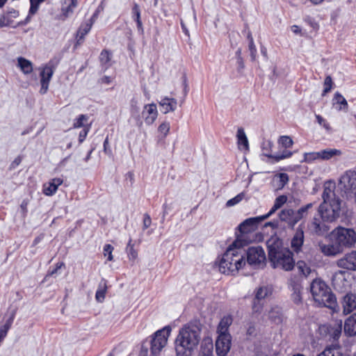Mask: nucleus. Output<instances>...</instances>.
I'll use <instances>...</instances> for the list:
<instances>
[{"label": "nucleus", "instance_id": "1", "mask_svg": "<svg viewBox=\"0 0 356 356\" xmlns=\"http://www.w3.org/2000/svg\"><path fill=\"white\" fill-rule=\"evenodd\" d=\"M330 243H318L321 251L326 256H335L346 248H351L356 243V232L352 228L337 227L329 234Z\"/></svg>", "mask_w": 356, "mask_h": 356}, {"label": "nucleus", "instance_id": "2", "mask_svg": "<svg viewBox=\"0 0 356 356\" xmlns=\"http://www.w3.org/2000/svg\"><path fill=\"white\" fill-rule=\"evenodd\" d=\"M201 339V329L193 323L180 328L175 341L176 356H192Z\"/></svg>", "mask_w": 356, "mask_h": 356}, {"label": "nucleus", "instance_id": "3", "mask_svg": "<svg viewBox=\"0 0 356 356\" xmlns=\"http://www.w3.org/2000/svg\"><path fill=\"white\" fill-rule=\"evenodd\" d=\"M344 203L322 202L313 220V229L319 236H327L330 229L329 223L335 221L344 212Z\"/></svg>", "mask_w": 356, "mask_h": 356}, {"label": "nucleus", "instance_id": "4", "mask_svg": "<svg viewBox=\"0 0 356 356\" xmlns=\"http://www.w3.org/2000/svg\"><path fill=\"white\" fill-rule=\"evenodd\" d=\"M268 258L273 268L291 270L295 266L292 252L282 246V241L277 237H271L266 242Z\"/></svg>", "mask_w": 356, "mask_h": 356}, {"label": "nucleus", "instance_id": "5", "mask_svg": "<svg viewBox=\"0 0 356 356\" xmlns=\"http://www.w3.org/2000/svg\"><path fill=\"white\" fill-rule=\"evenodd\" d=\"M242 247L235 242L229 246L219 263V270L222 273L234 275L245 266V251Z\"/></svg>", "mask_w": 356, "mask_h": 356}, {"label": "nucleus", "instance_id": "6", "mask_svg": "<svg viewBox=\"0 0 356 356\" xmlns=\"http://www.w3.org/2000/svg\"><path fill=\"white\" fill-rule=\"evenodd\" d=\"M313 301L316 306L329 308L334 312L339 310L335 295L321 278L313 279Z\"/></svg>", "mask_w": 356, "mask_h": 356}, {"label": "nucleus", "instance_id": "7", "mask_svg": "<svg viewBox=\"0 0 356 356\" xmlns=\"http://www.w3.org/2000/svg\"><path fill=\"white\" fill-rule=\"evenodd\" d=\"M262 220L259 216L250 218L242 222L238 227L236 238L234 241L239 246H245L256 240L254 232Z\"/></svg>", "mask_w": 356, "mask_h": 356}, {"label": "nucleus", "instance_id": "8", "mask_svg": "<svg viewBox=\"0 0 356 356\" xmlns=\"http://www.w3.org/2000/svg\"><path fill=\"white\" fill-rule=\"evenodd\" d=\"M171 330V327L168 325L154 333L151 341V353L152 355H159L166 346Z\"/></svg>", "mask_w": 356, "mask_h": 356}, {"label": "nucleus", "instance_id": "9", "mask_svg": "<svg viewBox=\"0 0 356 356\" xmlns=\"http://www.w3.org/2000/svg\"><path fill=\"white\" fill-rule=\"evenodd\" d=\"M312 204H308L306 207H303L296 211L291 209H283L279 214L280 219L293 227L307 214V209Z\"/></svg>", "mask_w": 356, "mask_h": 356}, {"label": "nucleus", "instance_id": "10", "mask_svg": "<svg viewBox=\"0 0 356 356\" xmlns=\"http://www.w3.org/2000/svg\"><path fill=\"white\" fill-rule=\"evenodd\" d=\"M247 257V262L254 268L263 267L266 264V254L261 246H252L248 248L245 255Z\"/></svg>", "mask_w": 356, "mask_h": 356}, {"label": "nucleus", "instance_id": "11", "mask_svg": "<svg viewBox=\"0 0 356 356\" xmlns=\"http://www.w3.org/2000/svg\"><path fill=\"white\" fill-rule=\"evenodd\" d=\"M55 70L56 64L54 63L53 60H50L44 66L40 67L39 68V70L40 71V76L41 84L40 92L41 94L44 95L47 92L49 82L52 78Z\"/></svg>", "mask_w": 356, "mask_h": 356}, {"label": "nucleus", "instance_id": "12", "mask_svg": "<svg viewBox=\"0 0 356 356\" xmlns=\"http://www.w3.org/2000/svg\"><path fill=\"white\" fill-rule=\"evenodd\" d=\"M339 186L346 193H353L356 199V171L348 170L339 179Z\"/></svg>", "mask_w": 356, "mask_h": 356}, {"label": "nucleus", "instance_id": "13", "mask_svg": "<svg viewBox=\"0 0 356 356\" xmlns=\"http://www.w3.org/2000/svg\"><path fill=\"white\" fill-rule=\"evenodd\" d=\"M336 188V183L333 180H327L324 183L322 193L323 202L343 203Z\"/></svg>", "mask_w": 356, "mask_h": 356}, {"label": "nucleus", "instance_id": "14", "mask_svg": "<svg viewBox=\"0 0 356 356\" xmlns=\"http://www.w3.org/2000/svg\"><path fill=\"white\" fill-rule=\"evenodd\" d=\"M231 348V335L219 334L216 341V351L219 356H225Z\"/></svg>", "mask_w": 356, "mask_h": 356}, {"label": "nucleus", "instance_id": "15", "mask_svg": "<svg viewBox=\"0 0 356 356\" xmlns=\"http://www.w3.org/2000/svg\"><path fill=\"white\" fill-rule=\"evenodd\" d=\"M339 267L350 270H356V250L346 254L337 261Z\"/></svg>", "mask_w": 356, "mask_h": 356}, {"label": "nucleus", "instance_id": "16", "mask_svg": "<svg viewBox=\"0 0 356 356\" xmlns=\"http://www.w3.org/2000/svg\"><path fill=\"white\" fill-rule=\"evenodd\" d=\"M142 115L146 124H152L158 116L156 105L154 103L145 105Z\"/></svg>", "mask_w": 356, "mask_h": 356}, {"label": "nucleus", "instance_id": "17", "mask_svg": "<svg viewBox=\"0 0 356 356\" xmlns=\"http://www.w3.org/2000/svg\"><path fill=\"white\" fill-rule=\"evenodd\" d=\"M272 146V143L270 140L264 141L262 143V150L264 155L269 158L275 159L276 161H279L282 159L289 158L291 156V152L284 149L282 154H270L269 149Z\"/></svg>", "mask_w": 356, "mask_h": 356}, {"label": "nucleus", "instance_id": "18", "mask_svg": "<svg viewBox=\"0 0 356 356\" xmlns=\"http://www.w3.org/2000/svg\"><path fill=\"white\" fill-rule=\"evenodd\" d=\"M341 154L342 152L339 149L327 148L319 152H313V160L318 159L327 161L333 157L339 156Z\"/></svg>", "mask_w": 356, "mask_h": 356}, {"label": "nucleus", "instance_id": "19", "mask_svg": "<svg viewBox=\"0 0 356 356\" xmlns=\"http://www.w3.org/2000/svg\"><path fill=\"white\" fill-rule=\"evenodd\" d=\"M343 312L345 314L351 313L356 309V294L348 293L342 300Z\"/></svg>", "mask_w": 356, "mask_h": 356}, {"label": "nucleus", "instance_id": "20", "mask_svg": "<svg viewBox=\"0 0 356 356\" xmlns=\"http://www.w3.org/2000/svg\"><path fill=\"white\" fill-rule=\"evenodd\" d=\"M97 17V14L95 13L92 17L86 23L82 24L76 33V43L81 44L82 40L84 39L86 35L90 31L92 24Z\"/></svg>", "mask_w": 356, "mask_h": 356}, {"label": "nucleus", "instance_id": "21", "mask_svg": "<svg viewBox=\"0 0 356 356\" xmlns=\"http://www.w3.org/2000/svg\"><path fill=\"white\" fill-rule=\"evenodd\" d=\"M18 12L13 10L6 14L0 16V27L3 26H12L15 27L19 23L15 22L13 18H16L18 16Z\"/></svg>", "mask_w": 356, "mask_h": 356}, {"label": "nucleus", "instance_id": "22", "mask_svg": "<svg viewBox=\"0 0 356 356\" xmlns=\"http://www.w3.org/2000/svg\"><path fill=\"white\" fill-rule=\"evenodd\" d=\"M159 104L161 107V111L166 114L176 110L177 101L174 98L164 97L159 102Z\"/></svg>", "mask_w": 356, "mask_h": 356}, {"label": "nucleus", "instance_id": "23", "mask_svg": "<svg viewBox=\"0 0 356 356\" xmlns=\"http://www.w3.org/2000/svg\"><path fill=\"white\" fill-rule=\"evenodd\" d=\"M63 182V179L60 177L51 179L47 184L44 185L43 193L48 196L53 195Z\"/></svg>", "mask_w": 356, "mask_h": 356}, {"label": "nucleus", "instance_id": "24", "mask_svg": "<svg viewBox=\"0 0 356 356\" xmlns=\"http://www.w3.org/2000/svg\"><path fill=\"white\" fill-rule=\"evenodd\" d=\"M344 332L348 337L356 336V313L349 316L345 321Z\"/></svg>", "mask_w": 356, "mask_h": 356}, {"label": "nucleus", "instance_id": "25", "mask_svg": "<svg viewBox=\"0 0 356 356\" xmlns=\"http://www.w3.org/2000/svg\"><path fill=\"white\" fill-rule=\"evenodd\" d=\"M333 105L335 106V108L337 111H343L344 112H347L348 110V104L346 99L343 97V96L339 92H336L334 95L333 99Z\"/></svg>", "mask_w": 356, "mask_h": 356}, {"label": "nucleus", "instance_id": "26", "mask_svg": "<svg viewBox=\"0 0 356 356\" xmlns=\"http://www.w3.org/2000/svg\"><path fill=\"white\" fill-rule=\"evenodd\" d=\"M304 242V233L301 229H298L293 236L291 242V246L294 252H298L300 251L301 248L303 245Z\"/></svg>", "mask_w": 356, "mask_h": 356}, {"label": "nucleus", "instance_id": "27", "mask_svg": "<svg viewBox=\"0 0 356 356\" xmlns=\"http://www.w3.org/2000/svg\"><path fill=\"white\" fill-rule=\"evenodd\" d=\"M268 319L274 324H280L282 322V314L279 307H273L268 313Z\"/></svg>", "mask_w": 356, "mask_h": 356}, {"label": "nucleus", "instance_id": "28", "mask_svg": "<svg viewBox=\"0 0 356 356\" xmlns=\"http://www.w3.org/2000/svg\"><path fill=\"white\" fill-rule=\"evenodd\" d=\"M17 67L20 68L24 74H29L33 72L32 63L23 57L17 58Z\"/></svg>", "mask_w": 356, "mask_h": 356}, {"label": "nucleus", "instance_id": "29", "mask_svg": "<svg viewBox=\"0 0 356 356\" xmlns=\"http://www.w3.org/2000/svg\"><path fill=\"white\" fill-rule=\"evenodd\" d=\"M76 6L77 0H65L61 8L64 17H67L72 15Z\"/></svg>", "mask_w": 356, "mask_h": 356}, {"label": "nucleus", "instance_id": "30", "mask_svg": "<svg viewBox=\"0 0 356 356\" xmlns=\"http://www.w3.org/2000/svg\"><path fill=\"white\" fill-rule=\"evenodd\" d=\"M233 322L232 317L229 315L224 316L220 321L218 327V334H229L228 332L229 327Z\"/></svg>", "mask_w": 356, "mask_h": 356}, {"label": "nucleus", "instance_id": "31", "mask_svg": "<svg viewBox=\"0 0 356 356\" xmlns=\"http://www.w3.org/2000/svg\"><path fill=\"white\" fill-rule=\"evenodd\" d=\"M237 143L238 146L245 150L249 149L248 140L243 128H238L236 134Z\"/></svg>", "mask_w": 356, "mask_h": 356}, {"label": "nucleus", "instance_id": "32", "mask_svg": "<svg viewBox=\"0 0 356 356\" xmlns=\"http://www.w3.org/2000/svg\"><path fill=\"white\" fill-rule=\"evenodd\" d=\"M289 181V177L286 173H280L273 178L274 185L277 189H282Z\"/></svg>", "mask_w": 356, "mask_h": 356}, {"label": "nucleus", "instance_id": "33", "mask_svg": "<svg viewBox=\"0 0 356 356\" xmlns=\"http://www.w3.org/2000/svg\"><path fill=\"white\" fill-rule=\"evenodd\" d=\"M132 17L136 22L138 31L143 32V24L140 20V10L139 6L136 3H134L132 8Z\"/></svg>", "mask_w": 356, "mask_h": 356}, {"label": "nucleus", "instance_id": "34", "mask_svg": "<svg viewBox=\"0 0 356 356\" xmlns=\"http://www.w3.org/2000/svg\"><path fill=\"white\" fill-rule=\"evenodd\" d=\"M106 289V282H100L95 294V299L97 302H102L104 300Z\"/></svg>", "mask_w": 356, "mask_h": 356}, {"label": "nucleus", "instance_id": "35", "mask_svg": "<svg viewBox=\"0 0 356 356\" xmlns=\"http://www.w3.org/2000/svg\"><path fill=\"white\" fill-rule=\"evenodd\" d=\"M332 330V327H331L329 325H320L316 331L317 337H318L319 339L326 337L328 334L331 333Z\"/></svg>", "mask_w": 356, "mask_h": 356}, {"label": "nucleus", "instance_id": "36", "mask_svg": "<svg viewBox=\"0 0 356 356\" xmlns=\"http://www.w3.org/2000/svg\"><path fill=\"white\" fill-rule=\"evenodd\" d=\"M271 290L269 287L264 286L259 287L255 293V299L257 300H261L267 297L269 294H270Z\"/></svg>", "mask_w": 356, "mask_h": 356}, {"label": "nucleus", "instance_id": "37", "mask_svg": "<svg viewBox=\"0 0 356 356\" xmlns=\"http://www.w3.org/2000/svg\"><path fill=\"white\" fill-rule=\"evenodd\" d=\"M111 59V53L108 50H103L99 56V60L102 65L104 66L105 70L109 67V62Z\"/></svg>", "mask_w": 356, "mask_h": 356}, {"label": "nucleus", "instance_id": "38", "mask_svg": "<svg viewBox=\"0 0 356 356\" xmlns=\"http://www.w3.org/2000/svg\"><path fill=\"white\" fill-rule=\"evenodd\" d=\"M296 267L299 273L305 277L308 276L311 273L310 267L304 261H298L296 264Z\"/></svg>", "mask_w": 356, "mask_h": 356}, {"label": "nucleus", "instance_id": "39", "mask_svg": "<svg viewBox=\"0 0 356 356\" xmlns=\"http://www.w3.org/2000/svg\"><path fill=\"white\" fill-rule=\"evenodd\" d=\"M343 354L340 353L339 348H327L323 352L320 353L318 356H343Z\"/></svg>", "mask_w": 356, "mask_h": 356}, {"label": "nucleus", "instance_id": "40", "mask_svg": "<svg viewBox=\"0 0 356 356\" xmlns=\"http://www.w3.org/2000/svg\"><path fill=\"white\" fill-rule=\"evenodd\" d=\"M127 252L128 254V257L129 260L134 261L137 257L138 253L137 251L134 249V245L131 244V240H129L127 247Z\"/></svg>", "mask_w": 356, "mask_h": 356}, {"label": "nucleus", "instance_id": "41", "mask_svg": "<svg viewBox=\"0 0 356 356\" xmlns=\"http://www.w3.org/2000/svg\"><path fill=\"white\" fill-rule=\"evenodd\" d=\"M245 197V193L242 192L234 197L229 200L226 203V207H231L238 204Z\"/></svg>", "mask_w": 356, "mask_h": 356}, {"label": "nucleus", "instance_id": "42", "mask_svg": "<svg viewBox=\"0 0 356 356\" xmlns=\"http://www.w3.org/2000/svg\"><path fill=\"white\" fill-rule=\"evenodd\" d=\"M279 143L285 149L291 147L293 145V140L289 136H283L279 139Z\"/></svg>", "mask_w": 356, "mask_h": 356}, {"label": "nucleus", "instance_id": "43", "mask_svg": "<svg viewBox=\"0 0 356 356\" xmlns=\"http://www.w3.org/2000/svg\"><path fill=\"white\" fill-rule=\"evenodd\" d=\"M170 127V126L168 122H163L159 126L158 131L165 137L168 134Z\"/></svg>", "mask_w": 356, "mask_h": 356}, {"label": "nucleus", "instance_id": "44", "mask_svg": "<svg viewBox=\"0 0 356 356\" xmlns=\"http://www.w3.org/2000/svg\"><path fill=\"white\" fill-rule=\"evenodd\" d=\"M88 116L86 115H80L75 120L73 124L74 128H80L83 127V122L88 120Z\"/></svg>", "mask_w": 356, "mask_h": 356}, {"label": "nucleus", "instance_id": "45", "mask_svg": "<svg viewBox=\"0 0 356 356\" xmlns=\"http://www.w3.org/2000/svg\"><path fill=\"white\" fill-rule=\"evenodd\" d=\"M332 86V79L330 76H326L324 81V90H323V94L327 93L329 91H330Z\"/></svg>", "mask_w": 356, "mask_h": 356}, {"label": "nucleus", "instance_id": "46", "mask_svg": "<svg viewBox=\"0 0 356 356\" xmlns=\"http://www.w3.org/2000/svg\"><path fill=\"white\" fill-rule=\"evenodd\" d=\"M44 0H30L31 1V8L29 10V13L31 14H35L38 8V5L42 2Z\"/></svg>", "mask_w": 356, "mask_h": 356}, {"label": "nucleus", "instance_id": "47", "mask_svg": "<svg viewBox=\"0 0 356 356\" xmlns=\"http://www.w3.org/2000/svg\"><path fill=\"white\" fill-rule=\"evenodd\" d=\"M113 250V248L110 244H106L104 247V254L105 256L108 255V261H112L113 259V255H112Z\"/></svg>", "mask_w": 356, "mask_h": 356}, {"label": "nucleus", "instance_id": "48", "mask_svg": "<svg viewBox=\"0 0 356 356\" xmlns=\"http://www.w3.org/2000/svg\"><path fill=\"white\" fill-rule=\"evenodd\" d=\"M316 118L320 125H322L327 131H330L331 128L326 120L319 115H316Z\"/></svg>", "mask_w": 356, "mask_h": 356}, {"label": "nucleus", "instance_id": "49", "mask_svg": "<svg viewBox=\"0 0 356 356\" xmlns=\"http://www.w3.org/2000/svg\"><path fill=\"white\" fill-rule=\"evenodd\" d=\"M247 335L250 337L254 336L256 334V327L254 323H249L247 325V331H246Z\"/></svg>", "mask_w": 356, "mask_h": 356}, {"label": "nucleus", "instance_id": "50", "mask_svg": "<svg viewBox=\"0 0 356 356\" xmlns=\"http://www.w3.org/2000/svg\"><path fill=\"white\" fill-rule=\"evenodd\" d=\"M286 200L287 197L286 195H280L275 199L274 204L279 208H281L282 205L286 203Z\"/></svg>", "mask_w": 356, "mask_h": 356}, {"label": "nucleus", "instance_id": "51", "mask_svg": "<svg viewBox=\"0 0 356 356\" xmlns=\"http://www.w3.org/2000/svg\"><path fill=\"white\" fill-rule=\"evenodd\" d=\"M280 208L274 204L273 207L270 209V210L269 211V212L268 213H266V215L260 216L259 217L261 218L262 221H264V220L268 218L271 215H273Z\"/></svg>", "mask_w": 356, "mask_h": 356}, {"label": "nucleus", "instance_id": "52", "mask_svg": "<svg viewBox=\"0 0 356 356\" xmlns=\"http://www.w3.org/2000/svg\"><path fill=\"white\" fill-rule=\"evenodd\" d=\"M291 29L295 34H300L301 36L307 35V33L305 31H302L301 28L297 25H293L291 27Z\"/></svg>", "mask_w": 356, "mask_h": 356}, {"label": "nucleus", "instance_id": "53", "mask_svg": "<svg viewBox=\"0 0 356 356\" xmlns=\"http://www.w3.org/2000/svg\"><path fill=\"white\" fill-rule=\"evenodd\" d=\"M341 333V327H337V328H334V329L332 328V330H331V333L330 334H331L332 336V338L334 340H337L339 338Z\"/></svg>", "mask_w": 356, "mask_h": 356}, {"label": "nucleus", "instance_id": "54", "mask_svg": "<svg viewBox=\"0 0 356 356\" xmlns=\"http://www.w3.org/2000/svg\"><path fill=\"white\" fill-rule=\"evenodd\" d=\"M262 306L259 303V300H254L252 305V311L254 313H259L261 310Z\"/></svg>", "mask_w": 356, "mask_h": 356}, {"label": "nucleus", "instance_id": "55", "mask_svg": "<svg viewBox=\"0 0 356 356\" xmlns=\"http://www.w3.org/2000/svg\"><path fill=\"white\" fill-rule=\"evenodd\" d=\"M89 131L88 127H85L80 133L79 136V141L81 143L86 138Z\"/></svg>", "mask_w": 356, "mask_h": 356}, {"label": "nucleus", "instance_id": "56", "mask_svg": "<svg viewBox=\"0 0 356 356\" xmlns=\"http://www.w3.org/2000/svg\"><path fill=\"white\" fill-rule=\"evenodd\" d=\"M152 223L151 218L148 214H145L143 219V229H147Z\"/></svg>", "mask_w": 356, "mask_h": 356}, {"label": "nucleus", "instance_id": "57", "mask_svg": "<svg viewBox=\"0 0 356 356\" xmlns=\"http://www.w3.org/2000/svg\"><path fill=\"white\" fill-rule=\"evenodd\" d=\"M249 49L250 51L251 56L253 59H254L257 50L252 38H251V40L249 42Z\"/></svg>", "mask_w": 356, "mask_h": 356}, {"label": "nucleus", "instance_id": "58", "mask_svg": "<svg viewBox=\"0 0 356 356\" xmlns=\"http://www.w3.org/2000/svg\"><path fill=\"white\" fill-rule=\"evenodd\" d=\"M28 204H29L28 200H24L20 205L21 209L22 210L24 215H25L27 211Z\"/></svg>", "mask_w": 356, "mask_h": 356}, {"label": "nucleus", "instance_id": "59", "mask_svg": "<svg viewBox=\"0 0 356 356\" xmlns=\"http://www.w3.org/2000/svg\"><path fill=\"white\" fill-rule=\"evenodd\" d=\"M22 162V158L21 156H17V158H15V159L12 162L11 165H10V168H15V167H17V165H19L20 164V163Z\"/></svg>", "mask_w": 356, "mask_h": 356}, {"label": "nucleus", "instance_id": "60", "mask_svg": "<svg viewBox=\"0 0 356 356\" xmlns=\"http://www.w3.org/2000/svg\"><path fill=\"white\" fill-rule=\"evenodd\" d=\"M63 266H64V264L63 262L57 263L56 268L53 270L49 272L48 275H54V274H56L57 273L58 270L60 269Z\"/></svg>", "mask_w": 356, "mask_h": 356}, {"label": "nucleus", "instance_id": "61", "mask_svg": "<svg viewBox=\"0 0 356 356\" xmlns=\"http://www.w3.org/2000/svg\"><path fill=\"white\" fill-rule=\"evenodd\" d=\"M200 356H213V352L210 349L202 350Z\"/></svg>", "mask_w": 356, "mask_h": 356}, {"label": "nucleus", "instance_id": "62", "mask_svg": "<svg viewBox=\"0 0 356 356\" xmlns=\"http://www.w3.org/2000/svg\"><path fill=\"white\" fill-rule=\"evenodd\" d=\"M293 300L296 303H298L301 301V297L299 293L295 292L293 293Z\"/></svg>", "mask_w": 356, "mask_h": 356}, {"label": "nucleus", "instance_id": "63", "mask_svg": "<svg viewBox=\"0 0 356 356\" xmlns=\"http://www.w3.org/2000/svg\"><path fill=\"white\" fill-rule=\"evenodd\" d=\"M181 26L182 30L184 32V33L186 35L189 36V31L187 29V28H186V25H185V24H184L183 20H181Z\"/></svg>", "mask_w": 356, "mask_h": 356}, {"label": "nucleus", "instance_id": "64", "mask_svg": "<svg viewBox=\"0 0 356 356\" xmlns=\"http://www.w3.org/2000/svg\"><path fill=\"white\" fill-rule=\"evenodd\" d=\"M102 82L108 84L111 82V78L107 76H104L102 78Z\"/></svg>", "mask_w": 356, "mask_h": 356}]
</instances>
